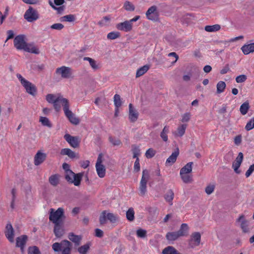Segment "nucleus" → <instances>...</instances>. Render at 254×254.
Listing matches in <instances>:
<instances>
[{
  "label": "nucleus",
  "instance_id": "f257e3e1",
  "mask_svg": "<svg viewBox=\"0 0 254 254\" xmlns=\"http://www.w3.org/2000/svg\"><path fill=\"white\" fill-rule=\"evenodd\" d=\"M61 104L63 107V110L65 115L68 119L69 121L74 125H78L79 123V120L69 110V104L68 100L67 99H62Z\"/></svg>",
  "mask_w": 254,
  "mask_h": 254
},
{
  "label": "nucleus",
  "instance_id": "f03ea898",
  "mask_svg": "<svg viewBox=\"0 0 254 254\" xmlns=\"http://www.w3.org/2000/svg\"><path fill=\"white\" fill-rule=\"evenodd\" d=\"M64 218V209L63 208L59 207L57 210L53 208L50 209L49 219L54 224L63 223Z\"/></svg>",
  "mask_w": 254,
  "mask_h": 254
},
{
  "label": "nucleus",
  "instance_id": "7ed1b4c3",
  "mask_svg": "<svg viewBox=\"0 0 254 254\" xmlns=\"http://www.w3.org/2000/svg\"><path fill=\"white\" fill-rule=\"evenodd\" d=\"M16 76L25 89L26 92L32 96H35L37 91L36 86L31 82L25 79L21 74L18 73Z\"/></svg>",
  "mask_w": 254,
  "mask_h": 254
},
{
  "label": "nucleus",
  "instance_id": "20e7f679",
  "mask_svg": "<svg viewBox=\"0 0 254 254\" xmlns=\"http://www.w3.org/2000/svg\"><path fill=\"white\" fill-rule=\"evenodd\" d=\"M149 172L147 169L142 171V177L140 182L139 190V195L144 196L147 192V183L149 180Z\"/></svg>",
  "mask_w": 254,
  "mask_h": 254
},
{
  "label": "nucleus",
  "instance_id": "39448f33",
  "mask_svg": "<svg viewBox=\"0 0 254 254\" xmlns=\"http://www.w3.org/2000/svg\"><path fill=\"white\" fill-rule=\"evenodd\" d=\"M64 175L65 180L68 183L73 184L75 186H78L80 184L82 177V174H75L72 171H67Z\"/></svg>",
  "mask_w": 254,
  "mask_h": 254
},
{
  "label": "nucleus",
  "instance_id": "423d86ee",
  "mask_svg": "<svg viewBox=\"0 0 254 254\" xmlns=\"http://www.w3.org/2000/svg\"><path fill=\"white\" fill-rule=\"evenodd\" d=\"M106 218L112 223L116 222L119 219V216L117 214L112 213H107L106 211H103L99 218V221L101 224H104L106 223Z\"/></svg>",
  "mask_w": 254,
  "mask_h": 254
},
{
  "label": "nucleus",
  "instance_id": "0eeeda50",
  "mask_svg": "<svg viewBox=\"0 0 254 254\" xmlns=\"http://www.w3.org/2000/svg\"><path fill=\"white\" fill-rule=\"evenodd\" d=\"M24 17L28 22H32L36 20L39 16L37 10L30 6L25 12Z\"/></svg>",
  "mask_w": 254,
  "mask_h": 254
},
{
  "label": "nucleus",
  "instance_id": "6e6552de",
  "mask_svg": "<svg viewBox=\"0 0 254 254\" xmlns=\"http://www.w3.org/2000/svg\"><path fill=\"white\" fill-rule=\"evenodd\" d=\"M25 36L23 35L16 36L13 41L14 47L18 50H24L27 43L25 41Z\"/></svg>",
  "mask_w": 254,
  "mask_h": 254
},
{
  "label": "nucleus",
  "instance_id": "1a4fd4ad",
  "mask_svg": "<svg viewBox=\"0 0 254 254\" xmlns=\"http://www.w3.org/2000/svg\"><path fill=\"white\" fill-rule=\"evenodd\" d=\"M201 235L199 232H194L191 234L189 240V246L191 248L198 246L200 243Z\"/></svg>",
  "mask_w": 254,
  "mask_h": 254
},
{
  "label": "nucleus",
  "instance_id": "9d476101",
  "mask_svg": "<svg viewBox=\"0 0 254 254\" xmlns=\"http://www.w3.org/2000/svg\"><path fill=\"white\" fill-rule=\"evenodd\" d=\"M71 243L67 240H63L60 243H55L52 246L53 249L55 252H59L65 249L71 248Z\"/></svg>",
  "mask_w": 254,
  "mask_h": 254
},
{
  "label": "nucleus",
  "instance_id": "9b49d317",
  "mask_svg": "<svg viewBox=\"0 0 254 254\" xmlns=\"http://www.w3.org/2000/svg\"><path fill=\"white\" fill-rule=\"evenodd\" d=\"M64 138L71 147L76 148L79 146L80 139L78 136H73L69 134H65L64 135Z\"/></svg>",
  "mask_w": 254,
  "mask_h": 254
},
{
  "label": "nucleus",
  "instance_id": "f8f14e48",
  "mask_svg": "<svg viewBox=\"0 0 254 254\" xmlns=\"http://www.w3.org/2000/svg\"><path fill=\"white\" fill-rule=\"evenodd\" d=\"M147 18L150 20L157 21L158 19V12L155 5L151 6L146 12Z\"/></svg>",
  "mask_w": 254,
  "mask_h": 254
},
{
  "label": "nucleus",
  "instance_id": "ddd939ff",
  "mask_svg": "<svg viewBox=\"0 0 254 254\" xmlns=\"http://www.w3.org/2000/svg\"><path fill=\"white\" fill-rule=\"evenodd\" d=\"M56 72L64 78H68L72 74V69L70 67L63 66L58 68Z\"/></svg>",
  "mask_w": 254,
  "mask_h": 254
},
{
  "label": "nucleus",
  "instance_id": "4468645a",
  "mask_svg": "<svg viewBox=\"0 0 254 254\" xmlns=\"http://www.w3.org/2000/svg\"><path fill=\"white\" fill-rule=\"evenodd\" d=\"M116 27L119 30L125 32H129L132 29V26L131 25L128 20H126L123 22L117 24Z\"/></svg>",
  "mask_w": 254,
  "mask_h": 254
},
{
  "label": "nucleus",
  "instance_id": "2eb2a0df",
  "mask_svg": "<svg viewBox=\"0 0 254 254\" xmlns=\"http://www.w3.org/2000/svg\"><path fill=\"white\" fill-rule=\"evenodd\" d=\"M243 160V154L242 152H240L235 161L232 164V168L234 169L235 172L237 174L240 173V171L239 170V168L241 165Z\"/></svg>",
  "mask_w": 254,
  "mask_h": 254
},
{
  "label": "nucleus",
  "instance_id": "dca6fc26",
  "mask_svg": "<svg viewBox=\"0 0 254 254\" xmlns=\"http://www.w3.org/2000/svg\"><path fill=\"white\" fill-rule=\"evenodd\" d=\"M47 155L46 153L39 150L34 156V163L36 166H38L42 164L46 159Z\"/></svg>",
  "mask_w": 254,
  "mask_h": 254
},
{
  "label": "nucleus",
  "instance_id": "f3484780",
  "mask_svg": "<svg viewBox=\"0 0 254 254\" xmlns=\"http://www.w3.org/2000/svg\"><path fill=\"white\" fill-rule=\"evenodd\" d=\"M5 234L6 237L11 243L14 242V230L10 223H7L5 227Z\"/></svg>",
  "mask_w": 254,
  "mask_h": 254
},
{
  "label": "nucleus",
  "instance_id": "a211bd4d",
  "mask_svg": "<svg viewBox=\"0 0 254 254\" xmlns=\"http://www.w3.org/2000/svg\"><path fill=\"white\" fill-rule=\"evenodd\" d=\"M236 222L239 224L241 228L243 230V231L245 233L249 231L248 229V222L245 219V217L243 215H241L238 219L237 220Z\"/></svg>",
  "mask_w": 254,
  "mask_h": 254
},
{
  "label": "nucleus",
  "instance_id": "6ab92c4d",
  "mask_svg": "<svg viewBox=\"0 0 254 254\" xmlns=\"http://www.w3.org/2000/svg\"><path fill=\"white\" fill-rule=\"evenodd\" d=\"M138 116V114L133 108L131 104H129V119L131 122H135Z\"/></svg>",
  "mask_w": 254,
  "mask_h": 254
},
{
  "label": "nucleus",
  "instance_id": "aec40b11",
  "mask_svg": "<svg viewBox=\"0 0 254 254\" xmlns=\"http://www.w3.org/2000/svg\"><path fill=\"white\" fill-rule=\"evenodd\" d=\"M187 125L183 124L178 126L176 131H173V134L176 137H182L185 133Z\"/></svg>",
  "mask_w": 254,
  "mask_h": 254
},
{
  "label": "nucleus",
  "instance_id": "412c9836",
  "mask_svg": "<svg viewBox=\"0 0 254 254\" xmlns=\"http://www.w3.org/2000/svg\"><path fill=\"white\" fill-rule=\"evenodd\" d=\"M179 154V149H178L176 151H174L172 154L169 157L166 161V165L167 166H171L174 164Z\"/></svg>",
  "mask_w": 254,
  "mask_h": 254
},
{
  "label": "nucleus",
  "instance_id": "4be33fe9",
  "mask_svg": "<svg viewBox=\"0 0 254 254\" xmlns=\"http://www.w3.org/2000/svg\"><path fill=\"white\" fill-rule=\"evenodd\" d=\"M23 51L35 54H38L40 53L38 48L33 44L31 43H27Z\"/></svg>",
  "mask_w": 254,
  "mask_h": 254
},
{
  "label": "nucleus",
  "instance_id": "5701e85b",
  "mask_svg": "<svg viewBox=\"0 0 254 254\" xmlns=\"http://www.w3.org/2000/svg\"><path fill=\"white\" fill-rule=\"evenodd\" d=\"M27 239V237L26 235H22L16 239V246L17 247H20L22 251H23Z\"/></svg>",
  "mask_w": 254,
  "mask_h": 254
},
{
  "label": "nucleus",
  "instance_id": "b1692460",
  "mask_svg": "<svg viewBox=\"0 0 254 254\" xmlns=\"http://www.w3.org/2000/svg\"><path fill=\"white\" fill-rule=\"evenodd\" d=\"M241 50L245 55L254 52V43L243 46Z\"/></svg>",
  "mask_w": 254,
  "mask_h": 254
},
{
  "label": "nucleus",
  "instance_id": "393cba45",
  "mask_svg": "<svg viewBox=\"0 0 254 254\" xmlns=\"http://www.w3.org/2000/svg\"><path fill=\"white\" fill-rule=\"evenodd\" d=\"M54 233L57 237H61L64 234L63 223L54 224Z\"/></svg>",
  "mask_w": 254,
  "mask_h": 254
},
{
  "label": "nucleus",
  "instance_id": "a878e982",
  "mask_svg": "<svg viewBox=\"0 0 254 254\" xmlns=\"http://www.w3.org/2000/svg\"><path fill=\"white\" fill-rule=\"evenodd\" d=\"M189 231V226L186 223H183L178 233L180 237H183L187 235Z\"/></svg>",
  "mask_w": 254,
  "mask_h": 254
},
{
  "label": "nucleus",
  "instance_id": "bb28decb",
  "mask_svg": "<svg viewBox=\"0 0 254 254\" xmlns=\"http://www.w3.org/2000/svg\"><path fill=\"white\" fill-rule=\"evenodd\" d=\"M180 237L178 232H168L166 234V238L169 241H174Z\"/></svg>",
  "mask_w": 254,
  "mask_h": 254
},
{
  "label": "nucleus",
  "instance_id": "cd10ccee",
  "mask_svg": "<svg viewBox=\"0 0 254 254\" xmlns=\"http://www.w3.org/2000/svg\"><path fill=\"white\" fill-rule=\"evenodd\" d=\"M63 99L64 98H63L60 94H49V102H52L53 103L56 101H60V103H61V100Z\"/></svg>",
  "mask_w": 254,
  "mask_h": 254
},
{
  "label": "nucleus",
  "instance_id": "c85d7f7f",
  "mask_svg": "<svg viewBox=\"0 0 254 254\" xmlns=\"http://www.w3.org/2000/svg\"><path fill=\"white\" fill-rule=\"evenodd\" d=\"M61 154L63 155H67L71 159L76 157L75 153L69 148L62 149Z\"/></svg>",
  "mask_w": 254,
  "mask_h": 254
},
{
  "label": "nucleus",
  "instance_id": "c756f323",
  "mask_svg": "<svg viewBox=\"0 0 254 254\" xmlns=\"http://www.w3.org/2000/svg\"><path fill=\"white\" fill-rule=\"evenodd\" d=\"M192 162L188 163L184 167H183L180 170V174H189L192 171Z\"/></svg>",
  "mask_w": 254,
  "mask_h": 254
},
{
  "label": "nucleus",
  "instance_id": "7c9ffc66",
  "mask_svg": "<svg viewBox=\"0 0 254 254\" xmlns=\"http://www.w3.org/2000/svg\"><path fill=\"white\" fill-rule=\"evenodd\" d=\"M162 254H181L174 247L168 246L162 251Z\"/></svg>",
  "mask_w": 254,
  "mask_h": 254
},
{
  "label": "nucleus",
  "instance_id": "2f4dec72",
  "mask_svg": "<svg viewBox=\"0 0 254 254\" xmlns=\"http://www.w3.org/2000/svg\"><path fill=\"white\" fill-rule=\"evenodd\" d=\"M98 176L101 178H104L106 174V169L103 165L95 166Z\"/></svg>",
  "mask_w": 254,
  "mask_h": 254
},
{
  "label": "nucleus",
  "instance_id": "473e14b6",
  "mask_svg": "<svg viewBox=\"0 0 254 254\" xmlns=\"http://www.w3.org/2000/svg\"><path fill=\"white\" fill-rule=\"evenodd\" d=\"M68 239L74 243L75 245H79L81 240V237L80 236L74 235L72 233H70L68 234Z\"/></svg>",
  "mask_w": 254,
  "mask_h": 254
},
{
  "label": "nucleus",
  "instance_id": "72a5a7b5",
  "mask_svg": "<svg viewBox=\"0 0 254 254\" xmlns=\"http://www.w3.org/2000/svg\"><path fill=\"white\" fill-rule=\"evenodd\" d=\"M221 28L220 25L219 24H215L213 25H207L205 27L204 29L207 32H214L219 30Z\"/></svg>",
  "mask_w": 254,
  "mask_h": 254
},
{
  "label": "nucleus",
  "instance_id": "f704fd0d",
  "mask_svg": "<svg viewBox=\"0 0 254 254\" xmlns=\"http://www.w3.org/2000/svg\"><path fill=\"white\" fill-rule=\"evenodd\" d=\"M169 132V126H165L163 128L162 131H161L160 133V136L162 140L165 141L167 142L168 141V133Z\"/></svg>",
  "mask_w": 254,
  "mask_h": 254
},
{
  "label": "nucleus",
  "instance_id": "c9c22d12",
  "mask_svg": "<svg viewBox=\"0 0 254 254\" xmlns=\"http://www.w3.org/2000/svg\"><path fill=\"white\" fill-rule=\"evenodd\" d=\"M149 68V66L147 65H145L140 68H138L136 73V77H139L145 73H146Z\"/></svg>",
  "mask_w": 254,
  "mask_h": 254
},
{
  "label": "nucleus",
  "instance_id": "e433bc0d",
  "mask_svg": "<svg viewBox=\"0 0 254 254\" xmlns=\"http://www.w3.org/2000/svg\"><path fill=\"white\" fill-rule=\"evenodd\" d=\"M90 245L89 243H87L80 247L77 249L78 252L80 254H86L90 249Z\"/></svg>",
  "mask_w": 254,
  "mask_h": 254
},
{
  "label": "nucleus",
  "instance_id": "4c0bfd02",
  "mask_svg": "<svg viewBox=\"0 0 254 254\" xmlns=\"http://www.w3.org/2000/svg\"><path fill=\"white\" fill-rule=\"evenodd\" d=\"M83 60L88 61L90 65L93 69L96 70L99 68L98 65L97 64L96 61L94 59L89 57H84L83 58Z\"/></svg>",
  "mask_w": 254,
  "mask_h": 254
},
{
  "label": "nucleus",
  "instance_id": "58836bf2",
  "mask_svg": "<svg viewBox=\"0 0 254 254\" xmlns=\"http://www.w3.org/2000/svg\"><path fill=\"white\" fill-rule=\"evenodd\" d=\"M60 175L56 174L51 176L49 178V181L51 185L56 186L59 183Z\"/></svg>",
  "mask_w": 254,
  "mask_h": 254
},
{
  "label": "nucleus",
  "instance_id": "ea45409f",
  "mask_svg": "<svg viewBox=\"0 0 254 254\" xmlns=\"http://www.w3.org/2000/svg\"><path fill=\"white\" fill-rule=\"evenodd\" d=\"M249 108V103L248 102H246L241 105L240 111L243 115H245L247 113Z\"/></svg>",
  "mask_w": 254,
  "mask_h": 254
},
{
  "label": "nucleus",
  "instance_id": "a19ab883",
  "mask_svg": "<svg viewBox=\"0 0 254 254\" xmlns=\"http://www.w3.org/2000/svg\"><path fill=\"white\" fill-rule=\"evenodd\" d=\"M127 219L129 221H132L134 219V211L132 207L129 208L126 212Z\"/></svg>",
  "mask_w": 254,
  "mask_h": 254
},
{
  "label": "nucleus",
  "instance_id": "79ce46f5",
  "mask_svg": "<svg viewBox=\"0 0 254 254\" xmlns=\"http://www.w3.org/2000/svg\"><path fill=\"white\" fill-rule=\"evenodd\" d=\"M60 21L73 22L75 20V16L73 14H68L62 16L60 19Z\"/></svg>",
  "mask_w": 254,
  "mask_h": 254
},
{
  "label": "nucleus",
  "instance_id": "37998d69",
  "mask_svg": "<svg viewBox=\"0 0 254 254\" xmlns=\"http://www.w3.org/2000/svg\"><path fill=\"white\" fill-rule=\"evenodd\" d=\"M217 87V93L218 94L222 93L225 88H226V84L225 82L222 81H219L216 85Z\"/></svg>",
  "mask_w": 254,
  "mask_h": 254
},
{
  "label": "nucleus",
  "instance_id": "c03bdc74",
  "mask_svg": "<svg viewBox=\"0 0 254 254\" xmlns=\"http://www.w3.org/2000/svg\"><path fill=\"white\" fill-rule=\"evenodd\" d=\"M174 193L173 190H170L167 192V193L165 195V199L166 201H167L169 203L171 202V204H172V201L174 198Z\"/></svg>",
  "mask_w": 254,
  "mask_h": 254
},
{
  "label": "nucleus",
  "instance_id": "a18cd8bd",
  "mask_svg": "<svg viewBox=\"0 0 254 254\" xmlns=\"http://www.w3.org/2000/svg\"><path fill=\"white\" fill-rule=\"evenodd\" d=\"M124 7L126 10L129 11H133L135 9L134 5L129 1L125 2Z\"/></svg>",
  "mask_w": 254,
  "mask_h": 254
},
{
  "label": "nucleus",
  "instance_id": "49530a36",
  "mask_svg": "<svg viewBox=\"0 0 254 254\" xmlns=\"http://www.w3.org/2000/svg\"><path fill=\"white\" fill-rule=\"evenodd\" d=\"M114 103L115 107H120L121 106L122 102L121 101V97L119 94H115L114 95Z\"/></svg>",
  "mask_w": 254,
  "mask_h": 254
},
{
  "label": "nucleus",
  "instance_id": "de8ad7c7",
  "mask_svg": "<svg viewBox=\"0 0 254 254\" xmlns=\"http://www.w3.org/2000/svg\"><path fill=\"white\" fill-rule=\"evenodd\" d=\"M28 254H41V252L37 247L32 246L29 247Z\"/></svg>",
  "mask_w": 254,
  "mask_h": 254
},
{
  "label": "nucleus",
  "instance_id": "09e8293b",
  "mask_svg": "<svg viewBox=\"0 0 254 254\" xmlns=\"http://www.w3.org/2000/svg\"><path fill=\"white\" fill-rule=\"evenodd\" d=\"M120 36V34L118 32H111L108 34L107 38L110 40H115Z\"/></svg>",
  "mask_w": 254,
  "mask_h": 254
},
{
  "label": "nucleus",
  "instance_id": "8fccbe9b",
  "mask_svg": "<svg viewBox=\"0 0 254 254\" xmlns=\"http://www.w3.org/2000/svg\"><path fill=\"white\" fill-rule=\"evenodd\" d=\"M254 128V117L252 118L246 124L245 126V129L249 131Z\"/></svg>",
  "mask_w": 254,
  "mask_h": 254
},
{
  "label": "nucleus",
  "instance_id": "3c124183",
  "mask_svg": "<svg viewBox=\"0 0 254 254\" xmlns=\"http://www.w3.org/2000/svg\"><path fill=\"white\" fill-rule=\"evenodd\" d=\"M147 232L142 229H139L136 231L137 236L139 238H144L146 237Z\"/></svg>",
  "mask_w": 254,
  "mask_h": 254
},
{
  "label": "nucleus",
  "instance_id": "603ef678",
  "mask_svg": "<svg viewBox=\"0 0 254 254\" xmlns=\"http://www.w3.org/2000/svg\"><path fill=\"white\" fill-rule=\"evenodd\" d=\"M180 176L183 181L185 183H189L191 181L192 179L190 175H188V174H183L182 175H180Z\"/></svg>",
  "mask_w": 254,
  "mask_h": 254
},
{
  "label": "nucleus",
  "instance_id": "864d4df0",
  "mask_svg": "<svg viewBox=\"0 0 254 254\" xmlns=\"http://www.w3.org/2000/svg\"><path fill=\"white\" fill-rule=\"evenodd\" d=\"M156 153V151L152 148L148 149L145 153V156L147 158L153 157Z\"/></svg>",
  "mask_w": 254,
  "mask_h": 254
},
{
  "label": "nucleus",
  "instance_id": "5fc2aeb1",
  "mask_svg": "<svg viewBox=\"0 0 254 254\" xmlns=\"http://www.w3.org/2000/svg\"><path fill=\"white\" fill-rule=\"evenodd\" d=\"M109 141L114 146H118L121 144V140L118 138L110 137Z\"/></svg>",
  "mask_w": 254,
  "mask_h": 254
},
{
  "label": "nucleus",
  "instance_id": "6e6d98bb",
  "mask_svg": "<svg viewBox=\"0 0 254 254\" xmlns=\"http://www.w3.org/2000/svg\"><path fill=\"white\" fill-rule=\"evenodd\" d=\"M247 79V77L246 75L242 74L238 76L236 78V81L237 83H243Z\"/></svg>",
  "mask_w": 254,
  "mask_h": 254
},
{
  "label": "nucleus",
  "instance_id": "4d7b16f0",
  "mask_svg": "<svg viewBox=\"0 0 254 254\" xmlns=\"http://www.w3.org/2000/svg\"><path fill=\"white\" fill-rule=\"evenodd\" d=\"M132 152H133V158H138V156L140 154V149L138 147H134L132 149Z\"/></svg>",
  "mask_w": 254,
  "mask_h": 254
},
{
  "label": "nucleus",
  "instance_id": "13d9d810",
  "mask_svg": "<svg viewBox=\"0 0 254 254\" xmlns=\"http://www.w3.org/2000/svg\"><path fill=\"white\" fill-rule=\"evenodd\" d=\"M64 27V26L62 23H55L51 26V28L57 30H61Z\"/></svg>",
  "mask_w": 254,
  "mask_h": 254
},
{
  "label": "nucleus",
  "instance_id": "bf43d9fd",
  "mask_svg": "<svg viewBox=\"0 0 254 254\" xmlns=\"http://www.w3.org/2000/svg\"><path fill=\"white\" fill-rule=\"evenodd\" d=\"M50 5L54 8L55 9H56L58 13L61 14L63 12V11L64 10V6H61L60 7H57L55 6H54L52 2H50Z\"/></svg>",
  "mask_w": 254,
  "mask_h": 254
},
{
  "label": "nucleus",
  "instance_id": "052dcab7",
  "mask_svg": "<svg viewBox=\"0 0 254 254\" xmlns=\"http://www.w3.org/2000/svg\"><path fill=\"white\" fill-rule=\"evenodd\" d=\"M215 186L214 185H209L205 188V192L207 194H211L214 190Z\"/></svg>",
  "mask_w": 254,
  "mask_h": 254
},
{
  "label": "nucleus",
  "instance_id": "680f3d73",
  "mask_svg": "<svg viewBox=\"0 0 254 254\" xmlns=\"http://www.w3.org/2000/svg\"><path fill=\"white\" fill-rule=\"evenodd\" d=\"M190 114L189 113H186L184 114L182 116L181 121L183 123L188 122L190 119Z\"/></svg>",
  "mask_w": 254,
  "mask_h": 254
},
{
  "label": "nucleus",
  "instance_id": "e2e57ef3",
  "mask_svg": "<svg viewBox=\"0 0 254 254\" xmlns=\"http://www.w3.org/2000/svg\"><path fill=\"white\" fill-rule=\"evenodd\" d=\"M254 171V164L251 165L249 169L246 172L245 175L247 178L250 177Z\"/></svg>",
  "mask_w": 254,
  "mask_h": 254
},
{
  "label": "nucleus",
  "instance_id": "0e129e2a",
  "mask_svg": "<svg viewBox=\"0 0 254 254\" xmlns=\"http://www.w3.org/2000/svg\"><path fill=\"white\" fill-rule=\"evenodd\" d=\"M134 170L136 172H138L140 170V164L139 158H137L134 164Z\"/></svg>",
  "mask_w": 254,
  "mask_h": 254
},
{
  "label": "nucleus",
  "instance_id": "69168bd1",
  "mask_svg": "<svg viewBox=\"0 0 254 254\" xmlns=\"http://www.w3.org/2000/svg\"><path fill=\"white\" fill-rule=\"evenodd\" d=\"M103 162V155L102 154H99L98 156V158L97 160V162L95 166L97 165H102Z\"/></svg>",
  "mask_w": 254,
  "mask_h": 254
},
{
  "label": "nucleus",
  "instance_id": "338daca9",
  "mask_svg": "<svg viewBox=\"0 0 254 254\" xmlns=\"http://www.w3.org/2000/svg\"><path fill=\"white\" fill-rule=\"evenodd\" d=\"M39 122L44 126H48V118L46 117H41Z\"/></svg>",
  "mask_w": 254,
  "mask_h": 254
},
{
  "label": "nucleus",
  "instance_id": "774afa93",
  "mask_svg": "<svg viewBox=\"0 0 254 254\" xmlns=\"http://www.w3.org/2000/svg\"><path fill=\"white\" fill-rule=\"evenodd\" d=\"M95 236L99 238H101L103 236V232L102 230L99 229H95Z\"/></svg>",
  "mask_w": 254,
  "mask_h": 254
}]
</instances>
